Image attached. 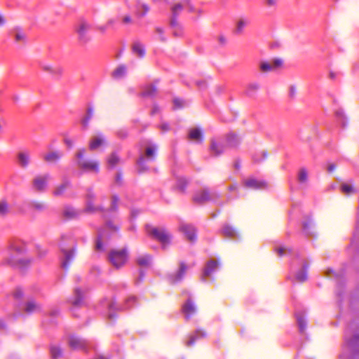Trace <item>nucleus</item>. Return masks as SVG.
Here are the masks:
<instances>
[{"instance_id": "4468645a", "label": "nucleus", "mask_w": 359, "mask_h": 359, "mask_svg": "<svg viewBox=\"0 0 359 359\" xmlns=\"http://www.w3.org/2000/svg\"><path fill=\"white\" fill-rule=\"evenodd\" d=\"M283 60L281 59H273L271 62L263 61L260 62L259 69L262 72L273 71L281 67Z\"/></svg>"}, {"instance_id": "e2e57ef3", "label": "nucleus", "mask_w": 359, "mask_h": 359, "mask_svg": "<svg viewBox=\"0 0 359 359\" xmlns=\"http://www.w3.org/2000/svg\"><path fill=\"white\" fill-rule=\"evenodd\" d=\"M184 4L185 5V6H187L188 7L189 12L195 11V8L194 6L191 4L190 0H184Z\"/></svg>"}, {"instance_id": "13d9d810", "label": "nucleus", "mask_w": 359, "mask_h": 359, "mask_svg": "<svg viewBox=\"0 0 359 359\" xmlns=\"http://www.w3.org/2000/svg\"><path fill=\"white\" fill-rule=\"evenodd\" d=\"M137 301V298L135 297H130L126 300V304L124 306V309H129Z\"/></svg>"}, {"instance_id": "a878e982", "label": "nucleus", "mask_w": 359, "mask_h": 359, "mask_svg": "<svg viewBox=\"0 0 359 359\" xmlns=\"http://www.w3.org/2000/svg\"><path fill=\"white\" fill-rule=\"evenodd\" d=\"M188 138L197 143H201L203 140L202 131L198 128H191L189 131Z\"/></svg>"}, {"instance_id": "052dcab7", "label": "nucleus", "mask_w": 359, "mask_h": 359, "mask_svg": "<svg viewBox=\"0 0 359 359\" xmlns=\"http://www.w3.org/2000/svg\"><path fill=\"white\" fill-rule=\"evenodd\" d=\"M22 296H23V292H22V290H21V289H20V288L16 289V290L14 291V292H13V297H14V298H15V299H21V298L22 297Z\"/></svg>"}, {"instance_id": "aec40b11", "label": "nucleus", "mask_w": 359, "mask_h": 359, "mask_svg": "<svg viewBox=\"0 0 359 359\" xmlns=\"http://www.w3.org/2000/svg\"><path fill=\"white\" fill-rule=\"evenodd\" d=\"M196 311V308L191 299V297L189 296L188 299L182 306V312L184 313L187 320H189L191 316H193Z\"/></svg>"}, {"instance_id": "4be33fe9", "label": "nucleus", "mask_w": 359, "mask_h": 359, "mask_svg": "<svg viewBox=\"0 0 359 359\" xmlns=\"http://www.w3.org/2000/svg\"><path fill=\"white\" fill-rule=\"evenodd\" d=\"M347 345L355 352V357L359 359V334H354L351 339H348L346 334Z\"/></svg>"}, {"instance_id": "680f3d73", "label": "nucleus", "mask_w": 359, "mask_h": 359, "mask_svg": "<svg viewBox=\"0 0 359 359\" xmlns=\"http://www.w3.org/2000/svg\"><path fill=\"white\" fill-rule=\"evenodd\" d=\"M336 114V116L338 118H340L341 120V124L343 126L345 125V123L344 122V111L341 110V109H339L336 111L335 113Z\"/></svg>"}, {"instance_id": "f704fd0d", "label": "nucleus", "mask_w": 359, "mask_h": 359, "mask_svg": "<svg viewBox=\"0 0 359 359\" xmlns=\"http://www.w3.org/2000/svg\"><path fill=\"white\" fill-rule=\"evenodd\" d=\"M296 319H297V323L299 332L301 334H304L306 330V326H307V323L304 318L303 313H296Z\"/></svg>"}, {"instance_id": "c85d7f7f", "label": "nucleus", "mask_w": 359, "mask_h": 359, "mask_svg": "<svg viewBox=\"0 0 359 359\" xmlns=\"http://www.w3.org/2000/svg\"><path fill=\"white\" fill-rule=\"evenodd\" d=\"M105 140L103 135H100L93 137L89 144V149L90 150H95L97 149L99 147L104 144Z\"/></svg>"}, {"instance_id": "2f4dec72", "label": "nucleus", "mask_w": 359, "mask_h": 359, "mask_svg": "<svg viewBox=\"0 0 359 359\" xmlns=\"http://www.w3.org/2000/svg\"><path fill=\"white\" fill-rule=\"evenodd\" d=\"M152 257L149 255H144L136 259L137 264L142 268H148L151 264Z\"/></svg>"}, {"instance_id": "c756f323", "label": "nucleus", "mask_w": 359, "mask_h": 359, "mask_svg": "<svg viewBox=\"0 0 359 359\" xmlns=\"http://www.w3.org/2000/svg\"><path fill=\"white\" fill-rule=\"evenodd\" d=\"M150 8L149 5L145 3H143L140 1H138L136 4V13L137 15L142 18L147 15V13L149 11Z\"/></svg>"}, {"instance_id": "69168bd1", "label": "nucleus", "mask_w": 359, "mask_h": 359, "mask_svg": "<svg viewBox=\"0 0 359 359\" xmlns=\"http://www.w3.org/2000/svg\"><path fill=\"white\" fill-rule=\"evenodd\" d=\"M276 253L280 257L283 256L286 252V248L283 247H279L276 249Z\"/></svg>"}, {"instance_id": "412c9836", "label": "nucleus", "mask_w": 359, "mask_h": 359, "mask_svg": "<svg viewBox=\"0 0 359 359\" xmlns=\"http://www.w3.org/2000/svg\"><path fill=\"white\" fill-rule=\"evenodd\" d=\"M206 332L204 330L198 329L189 336V339L185 342L188 347L193 346L197 340L203 339L206 337Z\"/></svg>"}, {"instance_id": "4c0bfd02", "label": "nucleus", "mask_w": 359, "mask_h": 359, "mask_svg": "<svg viewBox=\"0 0 359 359\" xmlns=\"http://www.w3.org/2000/svg\"><path fill=\"white\" fill-rule=\"evenodd\" d=\"M156 93H157V89H156V86L153 84H149V85L146 86L144 88V89L141 93V95L143 97H153L156 96Z\"/></svg>"}, {"instance_id": "e433bc0d", "label": "nucleus", "mask_w": 359, "mask_h": 359, "mask_svg": "<svg viewBox=\"0 0 359 359\" xmlns=\"http://www.w3.org/2000/svg\"><path fill=\"white\" fill-rule=\"evenodd\" d=\"M50 353L52 359H60L63 355L62 348L58 345H51Z\"/></svg>"}, {"instance_id": "79ce46f5", "label": "nucleus", "mask_w": 359, "mask_h": 359, "mask_svg": "<svg viewBox=\"0 0 359 359\" xmlns=\"http://www.w3.org/2000/svg\"><path fill=\"white\" fill-rule=\"evenodd\" d=\"M15 41L16 42L25 41L26 35L24 32L20 27H15L13 30Z\"/></svg>"}, {"instance_id": "7c9ffc66", "label": "nucleus", "mask_w": 359, "mask_h": 359, "mask_svg": "<svg viewBox=\"0 0 359 359\" xmlns=\"http://www.w3.org/2000/svg\"><path fill=\"white\" fill-rule=\"evenodd\" d=\"M132 50L139 57H143L145 55V49L144 45L140 41L133 42L132 45Z\"/></svg>"}, {"instance_id": "de8ad7c7", "label": "nucleus", "mask_w": 359, "mask_h": 359, "mask_svg": "<svg viewBox=\"0 0 359 359\" xmlns=\"http://www.w3.org/2000/svg\"><path fill=\"white\" fill-rule=\"evenodd\" d=\"M9 211L8 202L5 200L0 201V217H5L9 213Z\"/></svg>"}, {"instance_id": "58836bf2", "label": "nucleus", "mask_w": 359, "mask_h": 359, "mask_svg": "<svg viewBox=\"0 0 359 359\" xmlns=\"http://www.w3.org/2000/svg\"><path fill=\"white\" fill-rule=\"evenodd\" d=\"M11 264L20 268V269H24L26 266H29L31 263V260L29 259H24V258H16L13 259L11 261Z\"/></svg>"}, {"instance_id": "2eb2a0df", "label": "nucleus", "mask_w": 359, "mask_h": 359, "mask_svg": "<svg viewBox=\"0 0 359 359\" xmlns=\"http://www.w3.org/2000/svg\"><path fill=\"white\" fill-rule=\"evenodd\" d=\"M184 6V1L182 3H176L171 6L170 11L172 15L170 24L172 27H176L178 26L177 18Z\"/></svg>"}, {"instance_id": "6e6d98bb", "label": "nucleus", "mask_w": 359, "mask_h": 359, "mask_svg": "<svg viewBox=\"0 0 359 359\" xmlns=\"http://www.w3.org/2000/svg\"><path fill=\"white\" fill-rule=\"evenodd\" d=\"M267 156V152L265 151H262L260 154H257L253 156V161L255 163H260L264 160Z\"/></svg>"}, {"instance_id": "a18cd8bd", "label": "nucleus", "mask_w": 359, "mask_h": 359, "mask_svg": "<svg viewBox=\"0 0 359 359\" xmlns=\"http://www.w3.org/2000/svg\"><path fill=\"white\" fill-rule=\"evenodd\" d=\"M107 317L109 320H113L116 315L114 314V311L117 309L116 304L114 302H110L107 304Z\"/></svg>"}, {"instance_id": "9b49d317", "label": "nucleus", "mask_w": 359, "mask_h": 359, "mask_svg": "<svg viewBox=\"0 0 359 359\" xmlns=\"http://www.w3.org/2000/svg\"><path fill=\"white\" fill-rule=\"evenodd\" d=\"M188 266L184 262H180L178 270L168 276V280L170 284H176L183 279Z\"/></svg>"}, {"instance_id": "39448f33", "label": "nucleus", "mask_w": 359, "mask_h": 359, "mask_svg": "<svg viewBox=\"0 0 359 359\" xmlns=\"http://www.w3.org/2000/svg\"><path fill=\"white\" fill-rule=\"evenodd\" d=\"M85 149H79L76 153L77 158V165L79 168L87 172H93L97 173L99 172V163L95 161L86 160L83 158Z\"/></svg>"}, {"instance_id": "a211bd4d", "label": "nucleus", "mask_w": 359, "mask_h": 359, "mask_svg": "<svg viewBox=\"0 0 359 359\" xmlns=\"http://www.w3.org/2000/svg\"><path fill=\"white\" fill-rule=\"evenodd\" d=\"M225 149V144L222 142H217L214 139L210 140V152L212 156L217 157L223 154Z\"/></svg>"}, {"instance_id": "0eeeda50", "label": "nucleus", "mask_w": 359, "mask_h": 359, "mask_svg": "<svg viewBox=\"0 0 359 359\" xmlns=\"http://www.w3.org/2000/svg\"><path fill=\"white\" fill-rule=\"evenodd\" d=\"M67 341L72 350L83 351L85 352H87L88 350V342L79 336L71 334L67 337Z\"/></svg>"}, {"instance_id": "f8f14e48", "label": "nucleus", "mask_w": 359, "mask_h": 359, "mask_svg": "<svg viewBox=\"0 0 359 359\" xmlns=\"http://www.w3.org/2000/svg\"><path fill=\"white\" fill-rule=\"evenodd\" d=\"M60 247L62 254L61 257V266L63 269H67L75 256V248H72L67 250L65 248L62 244H60Z\"/></svg>"}, {"instance_id": "a19ab883", "label": "nucleus", "mask_w": 359, "mask_h": 359, "mask_svg": "<svg viewBox=\"0 0 359 359\" xmlns=\"http://www.w3.org/2000/svg\"><path fill=\"white\" fill-rule=\"evenodd\" d=\"M126 74V67L124 65H120L112 72L111 76L114 79H118L123 78Z\"/></svg>"}, {"instance_id": "603ef678", "label": "nucleus", "mask_w": 359, "mask_h": 359, "mask_svg": "<svg viewBox=\"0 0 359 359\" xmlns=\"http://www.w3.org/2000/svg\"><path fill=\"white\" fill-rule=\"evenodd\" d=\"M342 193L346 195H349L355 192L354 188L348 184H342L340 187Z\"/></svg>"}, {"instance_id": "5701e85b", "label": "nucleus", "mask_w": 359, "mask_h": 359, "mask_svg": "<svg viewBox=\"0 0 359 359\" xmlns=\"http://www.w3.org/2000/svg\"><path fill=\"white\" fill-rule=\"evenodd\" d=\"M69 302L74 307H79L83 304V294L79 288L74 289L73 297Z\"/></svg>"}, {"instance_id": "c9c22d12", "label": "nucleus", "mask_w": 359, "mask_h": 359, "mask_svg": "<svg viewBox=\"0 0 359 359\" xmlns=\"http://www.w3.org/2000/svg\"><path fill=\"white\" fill-rule=\"evenodd\" d=\"M309 267V264L304 263L302 266V269H300L296 274L295 279L297 281L302 283L306 280L307 279V269Z\"/></svg>"}, {"instance_id": "20e7f679", "label": "nucleus", "mask_w": 359, "mask_h": 359, "mask_svg": "<svg viewBox=\"0 0 359 359\" xmlns=\"http://www.w3.org/2000/svg\"><path fill=\"white\" fill-rule=\"evenodd\" d=\"M219 198V194L205 187L196 191L193 196V201L198 205H203L210 201H215Z\"/></svg>"}, {"instance_id": "423d86ee", "label": "nucleus", "mask_w": 359, "mask_h": 359, "mask_svg": "<svg viewBox=\"0 0 359 359\" xmlns=\"http://www.w3.org/2000/svg\"><path fill=\"white\" fill-rule=\"evenodd\" d=\"M157 150V146L154 144H149L146 149L144 156H140L137 161L139 172H143L147 170L144 165L145 159L154 161Z\"/></svg>"}, {"instance_id": "b1692460", "label": "nucleus", "mask_w": 359, "mask_h": 359, "mask_svg": "<svg viewBox=\"0 0 359 359\" xmlns=\"http://www.w3.org/2000/svg\"><path fill=\"white\" fill-rule=\"evenodd\" d=\"M61 151H51L43 156V159L47 163H57L62 157Z\"/></svg>"}, {"instance_id": "1a4fd4ad", "label": "nucleus", "mask_w": 359, "mask_h": 359, "mask_svg": "<svg viewBox=\"0 0 359 359\" xmlns=\"http://www.w3.org/2000/svg\"><path fill=\"white\" fill-rule=\"evenodd\" d=\"M39 67L43 72L49 73L54 79H59L63 74L64 69L60 65H52L45 62H39Z\"/></svg>"}, {"instance_id": "f257e3e1", "label": "nucleus", "mask_w": 359, "mask_h": 359, "mask_svg": "<svg viewBox=\"0 0 359 359\" xmlns=\"http://www.w3.org/2000/svg\"><path fill=\"white\" fill-rule=\"evenodd\" d=\"M95 199V195L92 188H89L86 193V211L90 213L97 212H102L106 219L104 226L98 231L97 238L95 242V250L97 251H104L103 242L109 238L108 231L110 233H116L118 231L119 226L113 224L111 220L107 219L106 212H116L118 210V203L119 198L117 196L114 195L111 197V203L109 210H104L100 206H95L93 201Z\"/></svg>"}, {"instance_id": "7ed1b4c3", "label": "nucleus", "mask_w": 359, "mask_h": 359, "mask_svg": "<svg viewBox=\"0 0 359 359\" xmlns=\"http://www.w3.org/2000/svg\"><path fill=\"white\" fill-rule=\"evenodd\" d=\"M128 259V252L126 248L121 250L114 249L109 252L108 262L116 269L122 268Z\"/></svg>"}, {"instance_id": "bb28decb", "label": "nucleus", "mask_w": 359, "mask_h": 359, "mask_svg": "<svg viewBox=\"0 0 359 359\" xmlns=\"http://www.w3.org/2000/svg\"><path fill=\"white\" fill-rule=\"evenodd\" d=\"M41 310V305L34 299L28 300L24 306V311L28 314L39 311Z\"/></svg>"}, {"instance_id": "09e8293b", "label": "nucleus", "mask_w": 359, "mask_h": 359, "mask_svg": "<svg viewBox=\"0 0 359 359\" xmlns=\"http://www.w3.org/2000/svg\"><path fill=\"white\" fill-rule=\"evenodd\" d=\"M120 161L119 157L116 153H112L107 159V163L109 166L114 168L116 166Z\"/></svg>"}, {"instance_id": "dca6fc26", "label": "nucleus", "mask_w": 359, "mask_h": 359, "mask_svg": "<svg viewBox=\"0 0 359 359\" xmlns=\"http://www.w3.org/2000/svg\"><path fill=\"white\" fill-rule=\"evenodd\" d=\"M243 183L246 188L252 189H264L267 187V183L265 181L255 178L244 180Z\"/></svg>"}, {"instance_id": "72a5a7b5", "label": "nucleus", "mask_w": 359, "mask_h": 359, "mask_svg": "<svg viewBox=\"0 0 359 359\" xmlns=\"http://www.w3.org/2000/svg\"><path fill=\"white\" fill-rule=\"evenodd\" d=\"M240 138L233 133H229L226 137L225 145L229 147H235L240 143Z\"/></svg>"}, {"instance_id": "6e6552de", "label": "nucleus", "mask_w": 359, "mask_h": 359, "mask_svg": "<svg viewBox=\"0 0 359 359\" xmlns=\"http://www.w3.org/2000/svg\"><path fill=\"white\" fill-rule=\"evenodd\" d=\"M91 29V25L85 20H80L75 27V31L78 34V39L82 43H86L90 38L87 33Z\"/></svg>"}, {"instance_id": "0e129e2a", "label": "nucleus", "mask_w": 359, "mask_h": 359, "mask_svg": "<svg viewBox=\"0 0 359 359\" xmlns=\"http://www.w3.org/2000/svg\"><path fill=\"white\" fill-rule=\"evenodd\" d=\"M277 0H265V5L268 7H274L276 6Z\"/></svg>"}, {"instance_id": "774afa93", "label": "nucleus", "mask_w": 359, "mask_h": 359, "mask_svg": "<svg viewBox=\"0 0 359 359\" xmlns=\"http://www.w3.org/2000/svg\"><path fill=\"white\" fill-rule=\"evenodd\" d=\"M140 213V211L139 210H132L130 211V218L131 219H135L139 214Z\"/></svg>"}, {"instance_id": "cd10ccee", "label": "nucleus", "mask_w": 359, "mask_h": 359, "mask_svg": "<svg viewBox=\"0 0 359 359\" xmlns=\"http://www.w3.org/2000/svg\"><path fill=\"white\" fill-rule=\"evenodd\" d=\"M71 187V182L67 180H64L63 182L59 186L56 187L53 194L55 196H60L64 194L65 191Z\"/></svg>"}, {"instance_id": "473e14b6", "label": "nucleus", "mask_w": 359, "mask_h": 359, "mask_svg": "<svg viewBox=\"0 0 359 359\" xmlns=\"http://www.w3.org/2000/svg\"><path fill=\"white\" fill-rule=\"evenodd\" d=\"M248 24V20L244 18H240L236 22L235 28L233 31L236 35H241L243 33L245 27Z\"/></svg>"}, {"instance_id": "3c124183", "label": "nucleus", "mask_w": 359, "mask_h": 359, "mask_svg": "<svg viewBox=\"0 0 359 359\" xmlns=\"http://www.w3.org/2000/svg\"><path fill=\"white\" fill-rule=\"evenodd\" d=\"M259 88V85L257 83H250L246 89V94L252 96Z\"/></svg>"}, {"instance_id": "49530a36", "label": "nucleus", "mask_w": 359, "mask_h": 359, "mask_svg": "<svg viewBox=\"0 0 359 359\" xmlns=\"http://www.w3.org/2000/svg\"><path fill=\"white\" fill-rule=\"evenodd\" d=\"M188 184L187 180L184 177H179L177 180V188L180 192L184 193Z\"/></svg>"}, {"instance_id": "4d7b16f0", "label": "nucleus", "mask_w": 359, "mask_h": 359, "mask_svg": "<svg viewBox=\"0 0 359 359\" xmlns=\"http://www.w3.org/2000/svg\"><path fill=\"white\" fill-rule=\"evenodd\" d=\"M173 104L175 109H180L185 105V102L180 98H175L173 100Z\"/></svg>"}, {"instance_id": "f3484780", "label": "nucleus", "mask_w": 359, "mask_h": 359, "mask_svg": "<svg viewBox=\"0 0 359 359\" xmlns=\"http://www.w3.org/2000/svg\"><path fill=\"white\" fill-rule=\"evenodd\" d=\"M220 233L222 236L231 240H238L239 234L232 226L224 224L220 229Z\"/></svg>"}, {"instance_id": "6ab92c4d", "label": "nucleus", "mask_w": 359, "mask_h": 359, "mask_svg": "<svg viewBox=\"0 0 359 359\" xmlns=\"http://www.w3.org/2000/svg\"><path fill=\"white\" fill-rule=\"evenodd\" d=\"M180 230L184 233L187 239L191 242H194L196 239V229L194 226L183 224L180 226Z\"/></svg>"}, {"instance_id": "338daca9", "label": "nucleus", "mask_w": 359, "mask_h": 359, "mask_svg": "<svg viewBox=\"0 0 359 359\" xmlns=\"http://www.w3.org/2000/svg\"><path fill=\"white\" fill-rule=\"evenodd\" d=\"M38 255L40 258L44 257L46 255V250L38 248L37 249Z\"/></svg>"}, {"instance_id": "c03bdc74", "label": "nucleus", "mask_w": 359, "mask_h": 359, "mask_svg": "<svg viewBox=\"0 0 359 359\" xmlns=\"http://www.w3.org/2000/svg\"><path fill=\"white\" fill-rule=\"evenodd\" d=\"M12 250L16 255H22L26 252L25 245L21 243H15L13 244Z\"/></svg>"}, {"instance_id": "f03ea898", "label": "nucleus", "mask_w": 359, "mask_h": 359, "mask_svg": "<svg viewBox=\"0 0 359 359\" xmlns=\"http://www.w3.org/2000/svg\"><path fill=\"white\" fill-rule=\"evenodd\" d=\"M145 230L149 236L161 244L163 250L170 243L171 234L165 228L154 227L147 224L145 225Z\"/></svg>"}, {"instance_id": "8fccbe9b", "label": "nucleus", "mask_w": 359, "mask_h": 359, "mask_svg": "<svg viewBox=\"0 0 359 359\" xmlns=\"http://www.w3.org/2000/svg\"><path fill=\"white\" fill-rule=\"evenodd\" d=\"M307 178H308L307 170L304 168H301L297 175V180H298L299 182L304 183L307 181Z\"/></svg>"}, {"instance_id": "37998d69", "label": "nucleus", "mask_w": 359, "mask_h": 359, "mask_svg": "<svg viewBox=\"0 0 359 359\" xmlns=\"http://www.w3.org/2000/svg\"><path fill=\"white\" fill-rule=\"evenodd\" d=\"M93 115V109L90 107H88L86 115L81 120V124L84 129H86L88 126V123L92 118Z\"/></svg>"}, {"instance_id": "9d476101", "label": "nucleus", "mask_w": 359, "mask_h": 359, "mask_svg": "<svg viewBox=\"0 0 359 359\" xmlns=\"http://www.w3.org/2000/svg\"><path fill=\"white\" fill-rule=\"evenodd\" d=\"M50 179L49 174L38 175L32 180L33 189L38 192H43L47 187L48 180Z\"/></svg>"}, {"instance_id": "393cba45", "label": "nucleus", "mask_w": 359, "mask_h": 359, "mask_svg": "<svg viewBox=\"0 0 359 359\" xmlns=\"http://www.w3.org/2000/svg\"><path fill=\"white\" fill-rule=\"evenodd\" d=\"M18 163L20 167L26 168L30 163V154L29 151H20L17 155Z\"/></svg>"}, {"instance_id": "ddd939ff", "label": "nucleus", "mask_w": 359, "mask_h": 359, "mask_svg": "<svg viewBox=\"0 0 359 359\" xmlns=\"http://www.w3.org/2000/svg\"><path fill=\"white\" fill-rule=\"evenodd\" d=\"M219 267V262L215 259L209 260L205 265L201 280L203 282L206 281L207 278L210 277L212 273L216 271Z\"/></svg>"}, {"instance_id": "bf43d9fd", "label": "nucleus", "mask_w": 359, "mask_h": 359, "mask_svg": "<svg viewBox=\"0 0 359 359\" xmlns=\"http://www.w3.org/2000/svg\"><path fill=\"white\" fill-rule=\"evenodd\" d=\"M155 32L157 34H158L159 36V39L163 41V42H165L166 41V39L165 37L164 36L163 34H164V31H163V29L161 28V27H156L155 29Z\"/></svg>"}, {"instance_id": "864d4df0", "label": "nucleus", "mask_w": 359, "mask_h": 359, "mask_svg": "<svg viewBox=\"0 0 359 359\" xmlns=\"http://www.w3.org/2000/svg\"><path fill=\"white\" fill-rule=\"evenodd\" d=\"M30 206L38 211H43L46 208V204L39 201H32L30 203Z\"/></svg>"}, {"instance_id": "ea45409f", "label": "nucleus", "mask_w": 359, "mask_h": 359, "mask_svg": "<svg viewBox=\"0 0 359 359\" xmlns=\"http://www.w3.org/2000/svg\"><path fill=\"white\" fill-rule=\"evenodd\" d=\"M79 215V211L72 207H66L63 211V216L67 219H74Z\"/></svg>"}, {"instance_id": "5fc2aeb1", "label": "nucleus", "mask_w": 359, "mask_h": 359, "mask_svg": "<svg viewBox=\"0 0 359 359\" xmlns=\"http://www.w3.org/2000/svg\"><path fill=\"white\" fill-rule=\"evenodd\" d=\"M116 135L118 138L124 140L128 135V131L126 128H120L116 131Z\"/></svg>"}]
</instances>
